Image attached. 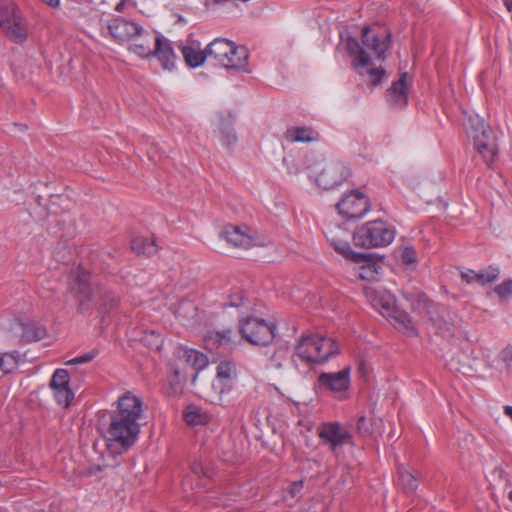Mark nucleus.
Here are the masks:
<instances>
[{"mask_svg":"<svg viewBox=\"0 0 512 512\" xmlns=\"http://www.w3.org/2000/svg\"><path fill=\"white\" fill-rule=\"evenodd\" d=\"M68 292L76 303L78 314L85 315L98 307L102 313H109L117 309L121 302V294L108 282L97 283L92 286L90 273L78 269L71 275Z\"/></svg>","mask_w":512,"mask_h":512,"instance_id":"f257e3e1","label":"nucleus"},{"mask_svg":"<svg viewBox=\"0 0 512 512\" xmlns=\"http://www.w3.org/2000/svg\"><path fill=\"white\" fill-rule=\"evenodd\" d=\"M361 41L362 44L348 36L345 42L347 52L353 57L352 66L356 70L372 65L371 56L366 50H370L379 60L386 59L385 53L391 45V33L383 25H367L362 29Z\"/></svg>","mask_w":512,"mask_h":512,"instance_id":"f03ea898","label":"nucleus"},{"mask_svg":"<svg viewBox=\"0 0 512 512\" xmlns=\"http://www.w3.org/2000/svg\"><path fill=\"white\" fill-rule=\"evenodd\" d=\"M325 235L337 253L347 260L362 264L359 267V277L362 280L370 281L376 278L380 258L371 253L354 252L348 242L349 234L345 228L340 225H329L325 230Z\"/></svg>","mask_w":512,"mask_h":512,"instance_id":"7ed1b4c3","label":"nucleus"},{"mask_svg":"<svg viewBox=\"0 0 512 512\" xmlns=\"http://www.w3.org/2000/svg\"><path fill=\"white\" fill-rule=\"evenodd\" d=\"M395 238V230L383 220H372L357 227L352 235L355 247L371 249L386 247Z\"/></svg>","mask_w":512,"mask_h":512,"instance_id":"20e7f679","label":"nucleus"},{"mask_svg":"<svg viewBox=\"0 0 512 512\" xmlns=\"http://www.w3.org/2000/svg\"><path fill=\"white\" fill-rule=\"evenodd\" d=\"M467 134L473 138L474 147L488 167L494 162L498 153L496 138L489 126L478 116H469L465 123Z\"/></svg>","mask_w":512,"mask_h":512,"instance_id":"39448f33","label":"nucleus"},{"mask_svg":"<svg viewBox=\"0 0 512 512\" xmlns=\"http://www.w3.org/2000/svg\"><path fill=\"white\" fill-rule=\"evenodd\" d=\"M140 433L138 422L112 414L105 439L110 448L127 451L134 445Z\"/></svg>","mask_w":512,"mask_h":512,"instance_id":"423d86ee","label":"nucleus"},{"mask_svg":"<svg viewBox=\"0 0 512 512\" xmlns=\"http://www.w3.org/2000/svg\"><path fill=\"white\" fill-rule=\"evenodd\" d=\"M275 327L265 320L249 316L240 321L239 331L242 337L253 345H268L275 337Z\"/></svg>","mask_w":512,"mask_h":512,"instance_id":"0eeeda50","label":"nucleus"},{"mask_svg":"<svg viewBox=\"0 0 512 512\" xmlns=\"http://www.w3.org/2000/svg\"><path fill=\"white\" fill-rule=\"evenodd\" d=\"M0 28L15 43H22L27 38L22 17L13 3L0 2Z\"/></svg>","mask_w":512,"mask_h":512,"instance_id":"6e6552de","label":"nucleus"},{"mask_svg":"<svg viewBox=\"0 0 512 512\" xmlns=\"http://www.w3.org/2000/svg\"><path fill=\"white\" fill-rule=\"evenodd\" d=\"M336 208L346 219H359L370 209V204L366 195L359 190H352L341 198Z\"/></svg>","mask_w":512,"mask_h":512,"instance_id":"1a4fd4ad","label":"nucleus"},{"mask_svg":"<svg viewBox=\"0 0 512 512\" xmlns=\"http://www.w3.org/2000/svg\"><path fill=\"white\" fill-rule=\"evenodd\" d=\"M351 176L349 166L342 161H331L327 163L316 177L319 187L330 190L341 185Z\"/></svg>","mask_w":512,"mask_h":512,"instance_id":"9d476101","label":"nucleus"},{"mask_svg":"<svg viewBox=\"0 0 512 512\" xmlns=\"http://www.w3.org/2000/svg\"><path fill=\"white\" fill-rule=\"evenodd\" d=\"M318 436L330 445L331 450L337 453L343 445L353 446L352 434L338 422L324 423L318 428Z\"/></svg>","mask_w":512,"mask_h":512,"instance_id":"9b49d317","label":"nucleus"},{"mask_svg":"<svg viewBox=\"0 0 512 512\" xmlns=\"http://www.w3.org/2000/svg\"><path fill=\"white\" fill-rule=\"evenodd\" d=\"M315 343V335L303 334L297 344L294 347V353L291 357L292 364L297 371H300L299 361L306 367L309 368L312 364L317 362L318 353L314 352L313 347Z\"/></svg>","mask_w":512,"mask_h":512,"instance_id":"f8f14e48","label":"nucleus"},{"mask_svg":"<svg viewBox=\"0 0 512 512\" xmlns=\"http://www.w3.org/2000/svg\"><path fill=\"white\" fill-rule=\"evenodd\" d=\"M220 237L236 248L249 249L255 245L250 228L245 225L227 224L220 233Z\"/></svg>","mask_w":512,"mask_h":512,"instance_id":"ddd939ff","label":"nucleus"},{"mask_svg":"<svg viewBox=\"0 0 512 512\" xmlns=\"http://www.w3.org/2000/svg\"><path fill=\"white\" fill-rule=\"evenodd\" d=\"M117 404V410L113 414L138 422L142 415L143 405L139 397L131 392H126L119 397Z\"/></svg>","mask_w":512,"mask_h":512,"instance_id":"4468645a","label":"nucleus"},{"mask_svg":"<svg viewBox=\"0 0 512 512\" xmlns=\"http://www.w3.org/2000/svg\"><path fill=\"white\" fill-rule=\"evenodd\" d=\"M108 30L115 40L125 42L140 35L142 28L132 21L116 18L109 23Z\"/></svg>","mask_w":512,"mask_h":512,"instance_id":"2eb2a0df","label":"nucleus"},{"mask_svg":"<svg viewBox=\"0 0 512 512\" xmlns=\"http://www.w3.org/2000/svg\"><path fill=\"white\" fill-rule=\"evenodd\" d=\"M350 368L346 367L336 373H321L318 377L320 386L325 387L333 392H342L349 388L350 385Z\"/></svg>","mask_w":512,"mask_h":512,"instance_id":"dca6fc26","label":"nucleus"},{"mask_svg":"<svg viewBox=\"0 0 512 512\" xmlns=\"http://www.w3.org/2000/svg\"><path fill=\"white\" fill-rule=\"evenodd\" d=\"M153 56L158 59L164 70L171 71L175 68L176 55L168 39L162 36L156 37Z\"/></svg>","mask_w":512,"mask_h":512,"instance_id":"f3484780","label":"nucleus"},{"mask_svg":"<svg viewBox=\"0 0 512 512\" xmlns=\"http://www.w3.org/2000/svg\"><path fill=\"white\" fill-rule=\"evenodd\" d=\"M406 77L407 73H402L400 78L394 81L391 87L386 91V99L393 107L403 108L408 103Z\"/></svg>","mask_w":512,"mask_h":512,"instance_id":"a211bd4d","label":"nucleus"},{"mask_svg":"<svg viewBox=\"0 0 512 512\" xmlns=\"http://www.w3.org/2000/svg\"><path fill=\"white\" fill-rule=\"evenodd\" d=\"M175 356L178 361L186 364L189 367L199 371L208 365V358L205 354L185 347H177L175 349Z\"/></svg>","mask_w":512,"mask_h":512,"instance_id":"6ab92c4d","label":"nucleus"},{"mask_svg":"<svg viewBox=\"0 0 512 512\" xmlns=\"http://www.w3.org/2000/svg\"><path fill=\"white\" fill-rule=\"evenodd\" d=\"M315 343L316 345L313 347L314 352L319 354L316 357V363H324L329 358L340 353L339 345L333 338L315 335Z\"/></svg>","mask_w":512,"mask_h":512,"instance_id":"aec40b11","label":"nucleus"},{"mask_svg":"<svg viewBox=\"0 0 512 512\" xmlns=\"http://www.w3.org/2000/svg\"><path fill=\"white\" fill-rule=\"evenodd\" d=\"M227 59L224 60L222 66L227 69H235L247 71L249 53L246 47L236 46L234 44V51L228 53Z\"/></svg>","mask_w":512,"mask_h":512,"instance_id":"412c9836","label":"nucleus"},{"mask_svg":"<svg viewBox=\"0 0 512 512\" xmlns=\"http://www.w3.org/2000/svg\"><path fill=\"white\" fill-rule=\"evenodd\" d=\"M206 51L208 57L214 58L222 65L228 53L234 51V43L228 39H215L206 47Z\"/></svg>","mask_w":512,"mask_h":512,"instance_id":"4be33fe9","label":"nucleus"},{"mask_svg":"<svg viewBox=\"0 0 512 512\" xmlns=\"http://www.w3.org/2000/svg\"><path fill=\"white\" fill-rule=\"evenodd\" d=\"M284 137L290 142H314L319 140V134L311 127H290L285 133Z\"/></svg>","mask_w":512,"mask_h":512,"instance_id":"5701e85b","label":"nucleus"},{"mask_svg":"<svg viewBox=\"0 0 512 512\" xmlns=\"http://www.w3.org/2000/svg\"><path fill=\"white\" fill-rule=\"evenodd\" d=\"M357 431L361 436H376L383 433V421L380 418L361 416L357 420Z\"/></svg>","mask_w":512,"mask_h":512,"instance_id":"b1692460","label":"nucleus"},{"mask_svg":"<svg viewBox=\"0 0 512 512\" xmlns=\"http://www.w3.org/2000/svg\"><path fill=\"white\" fill-rule=\"evenodd\" d=\"M20 326L22 328V335L21 338L25 342H34L39 341L46 337L47 331L46 328L36 322H30V323H20Z\"/></svg>","mask_w":512,"mask_h":512,"instance_id":"393cba45","label":"nucleus"},{"mask_svg":"<svg viewBox=\"0 0 512 512\" xmlns=\"http://www.w3.org/2000/svg\"><path fill=\"white\" fill-rule=\"evenodd\" d=\"M219 130L222 135V142L225 146L229 147L236 143L237 136L233 128V119L230 114L221 116Z\"/></svg>","mask_w":512,"mask_h":512,"instance_id":"a878e982","label":"nucleus"},{"mask_svg":"<svg viewBox=\"0 0 512 512\" xmlns=\"http://www.w3.org/2000/svg\"><path fill=\"white\" fill-rule=\"evenodd\" d=\"M373 306L380 308V312L384 316H392V313L396 310L394 297L385 291L378 292L373 299Z\"/></svg>","mask_w":512,"mask_h":512,"instance_id":"bb28decb","label":"nucleus"},{"mask_svg":"<svg viewBox=\"0 0 512 512\" xmlns=\"http://www.w3.org/2000/svg\"><path fill=\"white\" fill-rule=\"evenodd\" d=\"M181 51L186 64L191 68L202 65L208 57L206 49L198 51L191 46H183Z\"/></svg>","mask_w":512,"mask_h":512,"instance_id":"cd10ccee","label":"nucleus"},{"mask_svg":"<svg viewBox=\"0 0 512 512\" xmlns=\"http://www.w3.org/2000/svg\"><path fill=\"white\" fill-rule=\"evenodd\" d=\"M183 418L188 425H205L209 422V415L195 406H188L184 413Z\"/></svg>","mask_w":512,"mask_h":512,"instance_id":"c85d7f7f","label":"nucleus"},{"mask_svg":"<svg viewBox=\"0 0 512 512\" xmlns=\"http://www.w3.org/2000/svg\"><path fill=\"white\" fill-rule=\"evenodd\" d=\"M399 483L402 490L406 494H412L418 487V478L408 470L399 468L398 470Z\"/></svg>","mask_w":512,"mask_h":512,"instance_id":"c756f323","label":"nucleus"},{"mask_svg":"<svg viewBox=\"0 0 512 512\" xmlns=\"http://www.w3.org/2000/svg\"><path fill=\"white\" fill-rule=\"evenodd\" d=\"M450 367L452 370L463 375H470L472 372H474L472 361L463 354L454 356L450 360Z\"/></svg>","mask_w":512,"mask_h":512,"instance_id":"7c9ffc66","label":"nucleus"},{"mask_svg":"<svg viewBox=\"0 0 512 512\" xmlns=\"http://www.w3.org/2000/svg\"><path fill=\"white\" fill-rule=\"evenodd\" d=\"M131 249L137 254L144 255H152L157 251L153 241L142 237H136L131 241Z\"/></svg>","mask_w":512,"mask_h":512,"instance_id":"2f4dec72","label":"nucleus"},{"mask_svg":"<svg viewBox=\"0 0 512 512\" xmlns=\"http://www.w3.org/2000/svg\"><path fill=\"white\" fill-rule=\"evenodd\" d=\"M390 317L394 319L398 328L404 329L410 334H416V329L412 323L410 315L407 312L399 311L396 309Z\"/></svg>","mask_w":512,"mask_h":512,"instance_id":"473e14b6","label":"nucleus"},{"mask_svg":"<svg viewBox=\"0 0 512 512\" xmlns=\"http://www.w3.org/2000/svg\"><path fill=\"white\" fill-rule=\"evenodd\" d=\"M19 360L18 352L4 353L0 357V369L4 373H11L17 368Z\"/></svg>","mask_w":512,"mask_h":512,"instance_id":"72a5a7b5","label":"nucleus"},{"mask_svg":"<svg viewBox=\"0 0 512 512\" xmlns=\"http://www.w3.org/2000/svg\"><path fill=\"white\" fill-rule=\"evenodd\" d=\"M142 341L151 350H160L163 345L161 334L153 330L145 332Z\"/></svg>","mask_w":512,"mask_h":512,"instance_id":"f704fd0d","label":"nucleus"},{"mask_svg":"<svg viewBox=\"0 0 512 512\" xmlns=\"http://www.w3.org/2000/svg\"><path fill=\"white\" fill-rule=\"evenodd\" d=\"M233 331L231 329L215 331L209 336V340L219 345H227L232 342Z\"/></svg>","mask_w":512,"mask_h":512,"instance_id":"c9c22d12","label":"nucleus"},{"mask_svg":"<svg viewBox=\"0 0 512 512\" xmlns=\"http://www.w3.org/2000/svg\"><path fill=\"white\" fill-rule=\"evenodd\" d=\"M54 397L59 405L68 408L74 399V393L71 389L58 390L54 392Z\"/></svg>","mask_w":512,"mask_h":512,"instance_id":"e433bc0d","label":"nucleus"},{"mask_svg":"<svg viewBox=\"0 0 512 512\" xmlns=\"http://www.w3.org/2000/svg\"><path fill=\"white\" fill-rule=\"evenodd\" d=\"M70 376L66 369H57L51 378L50 387L69 385Z\"/></svg>","mask_w":512,"mask_h":512,"instance_id":"4c0bfd02","label":"nucleus"},{"mask_svg":"<svg viewBox=\"0 0 512 512\" xmlns=\"http://www.w3.org/2000/svg\"><path fill=\"white\" fill-rule=\"evenodd\" d=\"M494 292L500 299L506 300L512 295V280L507 279L494 288Z\"/></svg>","mask_w":512,"mask_h":512,"instance_id":"58836bf2","label":"nucleus"},{"mask_svg":"<svg viewBox=\"0 0 512 512\" xmlns=\"http://www.w3.org/2000/svg\"><path fill=\"white\" fill-rule=\"evenodd\" d=\"M370 83L372 86H377L381 83L382 78L386 75L384 68H371L368 72Z\"/></svg>","mask_w":512,"mask_h":512,"instance_id":"ea45409f","label":"nucleus"},{"mask_svg":"<svg viewBox=\"0 0 512 512\" xmlns=\"http://www.w3.org/2000/svg\"><path fill=\"white\" fill-rule=\"evenodd\" d=\"M400 259L403 264L411 265L416 262V251L413 247H405L400 253Z\"/></svg>","mask_w":512,"mask_h":512,"instance_id":"a19ab883","label":"nucleus"},{"mask_svg":"<svg viewBox=\"0 0 512 512\" xmlns=\"http://www.w3.org/2000/svg\"><path fill=\"white\" fill-rule=\"evenodd\" d=\"M191 472L196 475L198 478L200 477H207V478H210L211 477V470L206 467L205 465H203L201 462H197L195 461L192 465H191Z\"/></svg>","mask_w":512,"mask_h":512,"instance_id":"79ce46f5","label":"nucleus"},{"mask_svg":"<svg viewBox=\"0 0 512 512\" xmlns=\"http://www.w3.org/2000/svg\"><path fill=\"white\" fill-rule=\"evenodd\" d=\"M499 359L505 364L506 369H512V345H507L499 353Z\"/></svg>","mask_w":512,"mask_h":512,"instance_id":"37998d69","label":"nucleus"},{"mask_svg":"<svg viewBox=\"0 0 512 512\" xmlns=\"http://www.w3.org/2000/svg\"><path fill=\"white\" fill-rule=\"evenodd\" d=\"M130 50L143 58L153 56V50L144 44H134L130 47Z\"/></svg>","mask_w":512,"mask_h":512,"instance_id":"c03bdc74","label":"nucleus"},{"mask_svg":"<svg viewBox=\"0 0 512 512\" xmlns=\"http://www.w3.org/2000/svg\"><path fill=\"white\" fill-rule=\"evenodd\" d=\"M232 365L230 362H220L217 366V377L220 379L230 378Z\"/></svg>","mask_w":512,"mask_h":512,"instance_id":"a18cd8bd","label":"nucleus"},{"mask_svg":"<svg viewBox=\"0 0 512 512\" xmlns=\"http://www.w3.org/2000/svg\"><path fill=\"white\" fill-rule=\"evenodd\" d=\"M95 356H96L95 352L85 353L83 355H80L78 357H75V358L67 361L66 364L76 365V364H81V363H87V362H90L91 360H93L95 358Z\"/></svg>","mask_w":512,"mask_h":512,"instance_id":"49530a36","label":"nucleus"},{"mask_svg":"<svg viewBox=\"0 0 512 512\" xmlns=\"http://www.w3.org/2000/svg\"><path fill=\"white\" fill-rule=\"evenodd\" d=\"M245 297L244 293L241 290H238L236 293L231 294L229 296V306L230 307H239L243 304Z\"/></svg>","mask_w":512,"mask_h":512,"instance_id":"de8ad7c7","label":"nucleus"},{"mask_svg":"<svg viewBox=\"0 0 512 512\" xmlns=\"http://www.w3.org/2000/svg\"><path fill=\"white\" fill-rule=\"evenodd\" d=\"M483 271L485 272L486 281H489V283L497 280L500 273L499 268L493 266H489L486 270Z\"/></svg>","mask_w":512,"mask_h":512,"instance_id":"09e8293b","label":"nucleus"},{"mask_svg":"<svg viewBox=\"0 0 512 512\" xmlns=\"http://www.w3.org/2000/svg\"><path fill=\"white\" fill-rule=\"evenodd\" d=\"M461 278L463 281H465L467 284L472 283L473 281H476V272L473 270H466L461 272Z\"/></svg>","mask_w":512,"mask_h":512,"instance_id":"8fccbe9b","label":"nucleus"},{"mask_svg":"<svg viewBox=\"0 0 512 512\" xmlns=\"http://www.w3.org/2000/svg\"><path fill=\"white\" fill-rule=\"evenodd\" d=\"M303 488V481H295L289 487V493L292 497H295Z\"/></svg>","mask_w":512,"mask_h":512,"instance_id":"3c124183","label":"nucleus"},{"mask_svg":"<svg viewBox=\"0 0 512 512\" xmlns=\"http://www.w3.org/2000/svg\"><path fill=\"white\" fill-rule=\"evenodd\" d=\"M476 281L480 285H485V284L489 283V281H486V276H485L484 271L476 272Z\"/></svg>","mask_w":512,"mask_h":512,"instance_id":"603ef678","label":"nucleus"},{"mask_svg":"<svg viewBox=\"0 0 512 512\" xmlns=\"http://www.w3.org/2000/svg\"><path fill=\"white\" fill-rule=\"evenodd\" d=\"M41 1L51 8H59V6H60V0H41Z\"/></svg>","mask_w":512,"mask_h":512,"instance_id":"864d4df0","label":"nucleus"},{"mask_svg":"<svg viewBox=\"0 0 512 512\" xmlns=\"http://www.w3.org/2000/svg\"><path fill=\"white\" fill-rule=\"evenodd\" d=\"M50 388L53 390V392H56L58 390L71 389L69 387V385H63V386L59 385V386H54V387H50Z\"/></svg>","mask_w":512,"mask_h":512,"instance_id":"5fc2aeb1","label":"nucleus"},{"mask_svg":"<svg viewBox=\"0 0 512 512\" xmlns=\"http://www.w3.org/2000/svg\"><path fill=\"white\" fill-rule=\"evenodd\" d=\"M503 4L509 12L512 11V0H506Z\"/></svg>","mask_w":512,"mask_h":512,"instance_id":"6e6d98bb","label":"nucleus"},{"mask_svg":"<svg viewBox=\"0 0 512 512\" xmlns=\"http://www.w3.org/2000/svg\"><path fill=\"white\" fill-rule=\"evenodd\" d=\"M124 5H125V3H124V2H122V1H120V2L116 5L115 10H116L117 12H121V11L123 10Z\"/></svg>","mask_w":512,"mask_h":512,"instance_id":"4d7b16f0","label":"nucleus"},{"mask_svg":"<svg viewBox=\"0 0 512 512\" xmlns=\"http://www.w3.org/2000/svg\"><path fill=\"white\" fill-rule=\"evenodd\" d=\"M173 373L176 377H179L180 375V370L178 367H173Z\"/></svg>","mask_w":512,"mask_h":512,"instance_id":"13d9d810","label":"nucleus"},{"mask_svg":"<svg viewBox=\"0 0 512 512\" xmlns=\"http://www.w3.org/2000/svg\"><path fill=\"white\" fill-rule=\"evenodd\" d=\"M275 366H276L278 369L282 368V364H281L280 362L275 363Z\"/></svg>","mask_w":512,"mask_h":512,"instance_id":"bf43d9fd","label":"nucleus"},{"mask_svg":"<svg viewBox=\"0 0 512 512\" xmlns=\"http://www.w3.org/2000/svg\"><path fill=\"white\" fill-rule=\"evenodd\" d=\"M508 497H509V499L512 501V490L509 492Z\"/></svg>","mask_w":512,"mask_h":512,"instance_id":"052dcab7","label":"nucleus"},{"mask_svg":"<svg viewBox=\"0 0 512 512\" xmlns=\"http://www.w3.org/2000/svg\"><path fill=\"white\" fill-rule=\"evenodd\" d=\"M276 355H277V354L275 353V354L272 356V361H274V362H275Z\"/></svg>","mask_w":512,"mask_h":512,"instance_id":"680f3d73","label":"nucleus"},{"mask_svg":"<svg viewBox=\"0 0 512 512\" xmlns=\"http://www.w3.org/2000/svg\"><path fill=\"white\" fill-rule=\"evenodd\" d=\"M430 320L436 323V320L433 317H430Z\"/></svg>","mask_w":512,"mask_h":512,"instance_id":"e2e57ef3","label":"nucleus"},{"mask_svg":"<svg viewBox=\"0 0 512 512\" xmlns=\"http://www.w3.org/2000/svg\"><path fill=\"white\" fill-rule=\"evenodd\" d=\"M506 0H502V2L504 3Z\"/></svg>","mask_w":512,"mask_h":512,"instance_id":"0e129e2a","label":"nucleus"}]
</instances>
